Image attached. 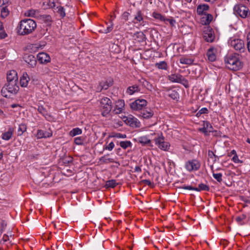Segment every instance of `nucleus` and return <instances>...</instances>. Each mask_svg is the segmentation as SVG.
I'll return each mask as SVG.
<instances>
[{"mask_svg": "<svg viewBox=\"0 0 250 250\" xmlns=\"http://www.w3.org/2000/svg\"><path fill=\"white\" fill-rule=\"evenodd\" d=\"M208 156L209 159H211L212 161V164H214L216 162L217 158L219 159L218 157L216 156L212 150H210L208 151Z\"/></svg>", "mask_w": 250, "mask_h": 250, "instance_id": "39", "label": "nucleus"}, {"mask_svg": "<svg viewBox=\"0 0 250 250\" xmlns=\"http://www.w3.org/2000/svg\"><path fill=\"white\" fill-rule=\"evenodd\" d=\"M143 182L145 184H146V185H148V186L151 185V184H152L151 181L149 180H144Z\"/></svg>", "mask_w": 250, "mask_h": 250, "instance_id": "62", "label": "nucleus"}, {"mask_svg": "<svg viewBox=\"0 0 250 250\" xmlns=\"http://www.w3.org/2000/svg\"><path fill=\"white\" fill-rule=\"evenodd\" d=\"M169 97L173 100H176L179 98V94L177 92L173 90L170 92L168 94Z\"/></svg>", "mask_w": 250, "mask_h": 250, "instance_id": "48", "label": "nucleus"}, {"mask_svg": "<svg viewBox=\"0 0 250 250\" xmlns=\"http://www.w3.org/2000/svg\"><path fill=\"white\" fill-rule=\"evenodd\" d=\"M247 47L249 51L250 52V33L247 35Z\"/></svg>", "mask_w": 250, "mask_h": 250, "instance_id": "56", "label": "nucleus"}, {"mask_svg": "<svg viewBox=\"0 0 250 250\" xmlns=\"http://www.w3.org/2000/svg\"><path fill=\"white\" fill-rule=\"evenodd\" d=\"M153 135H156L155 133H152L147 135H144L137 137L134 140L138 143L141 144L142 146H151V138Z\"/></svg>", "mask_w": 250, "mask_h": 250, "instance_id": "8", "label": "nucleus"}, {"mask_svg": "<svg viewBox=\"0 0 250 250\" xmlns=\"http://www.w3.org/2000/svg\"><path fill=\"white\" fill-rule=\"evenodd\" d=\"M99 107L104 117L107 116L111 111L112 108L111 100L107 97H103L98 101Z\"/></svg>", "mask_w": 250, "mask_h": 250, "instance_id": "3", "label": "nucleus"}, {"mask_svg": "<svg viewBox=\"0 0 250 250\" xmlns=\"http://www.w3.org/2000/svg\"><path fill=\"white\" fill-rule=\"evenodd\" d=\"M168 80L172 83H180L186 87L188 86V81L180 74L175 73L168 76Z\"/></svg>", "mask_w": 250, "mask_h": 250, "instance_id": "7", "label": "nucleus"}, {"mask_svg": "<svg viewBox=\"0 0 250 250\" xmlns=\"http://www.w3.org/2000/svg\"><path fill=\"white\" fill-rule=\"evenodd\" d=\"M37 27L35 21L27 19L21 20L17 28V33L20 35H26L32 33Z\"/></svg>", "mask_w": 250, "mask_h": 250, "instance_id": "1", "label": "nucleus"}, {"mask_svg": "<svg viewBox=\"0 0 250 250\" xmlns=\"http://www.w3.org/2000/svg\"><path fill=\"white\" fill-rule=\"evenodd\" d=\"M209 9V6L207 4L199 5L197 7V13L198 15H204Z\"/></svg>", "mask_w": 250, "mask_h": 250, "instance_id": "22", "label": "nucleus"}, {"mask_svg": "<svg viewBox=\"0 0 250 250\" xmlns=\"http://www.w3.org/2000/svg\"><path fill=\"white\" fill-rule=\"evenodd\" d=\"M37 110L38 112L42 114L45 118L47 119L50 117L48 114L47 110L42 105H38Z\"/></svg>", "mask_w": 250, "mask_h": 250, "instance_id": "31", "label": "nucleus"}, {"mask_svg": "<svg viewBox=\"0 0 250 250\" xmlns=\"http://www.w3.org/2000/svg\"><path fill=\"white\" fill-rule=\"evenodd\" d=\"M230 154L231 155H237L236 152V151L235 150H232V151H231Z\"/></svg>", "mask_w": 250, "mask_h": 250, "instance_id": "64", "label": "nucleus"}, {"mask_svg": "<svg viewBox=\"0 0 250 250\" xmlns=\"http://www.w3.org/2000/svg\"><path fill=\"white\" fill-rule=\"evenodd\" d=\"M117 183L115 180H108L106 182L105 186L108 188H114L116 186Z\"/></svg>", "mask_w": 250, "mask_h": 250, "instance_id": "43", "label": "nucleus"}, {"mask_svg": "<svg viewBox=\"0 0 250 250\" xmlns=\"http://www.w3.org/2000/svg\"><path fill=\"white\" fill-rule=\"evenodd\" d=\"M155 136L154 140L155 141V144L158 146H160L163 142L165 141V138L162 133L156 134L154 135Z\"/></svg>", "mask_w": 250, "mask_h": 250, "instance_id": "26", "label": "nucleus"}, {"mask_svg": "<svg viewBox=\"0 0 250 250\" xmlns=\"http://www.w3.org/2000/svg\"><path fill=\"white\" fill-rule=\"evenodd\" d=\"M180 188L196 191H200L201 190L208 191L209 189V187L207 185L203 183L200 184L198 188H195L191 186H183Z\"/></svg>", "mask_w": 250, "mask_h": 250, "instance_id": "12", "label": "nucleus"}, {"mask_svg": "<svg viewBox=\"0 0 250 250\" xmlns=\"http://www.w3.org/2000/svg\"><path fill=\"white\" fill-rule=\"evenodd\" d=\"M203 37L207 42H212L214 39V35L212 29L208 27L205 30L203 33Z\"/></svg>", "mask_w": 250, "mask_h": 250, "instance_id": "13", "label": "nucleus"}, {"mask_svg": "<svg viewBox=\"0 0 250 250\" xmlns=\"http://www.w3.org/2000/svg\"><path fill=\"white\" fill-rule=\"evenodd\" d=\"M0 10L1 18L5 19L9 15L10 11L8 9L7 6H0Z\"/></svg>", "mask_w": 250, "mask_h": 250, "instance_id": "28", "label": "nucleus"}, {"mask_svg": "<svg viewBox=\"0 0 250 250\" xmlns=\"http://www.w3.org/2000/svg\"><path fill=\"white\" fill-rule=\"evenodd\" d=\"M7 34L6 33L4 28L2 26V22L0 24V38L4 39L7 37Z\"/></svg>", "mask_w": 250, "mask_h": 250, "instance_id": "46", "label": "nucleus"}, {"mask_svg": "<svg viewBox=\"0 0 250 250\" xmlns=\"http://www.w3.org/2000/svg\"><path fill=\"white\" fill-rule=\"evenodd\" d=\"M134 38L135 40L138 42H144L146 39V36L142 32H137L134 34Z\"/></svg>", "mask_w": 250, "mask_h": 250, "instance_id": "29", "label": "nucleus"}, {"mask_svg": "<svg viewBox=\"0 0 250 250\" xmlns=\"http://www.w3.org/2000/svg\"><path fill=\"white\" fill-rule=\"evenodd\" d=\"M113 83V81L112 80H109L108 81H106L105 82L101 83L100 85L102 87V89H107L109 86H111Z\"/></svg>", "mask_w": 250, "mask_h": 250, "instance_id": "38", "label": "nucleus"}, {"mask_svg": "<svg viewBox=\"0 0 250 250\" xmlns=\"http://www.w3.org/2000/svg\"><path fill=\"white\" fill-rule=\"evenodd\" d=\"M233 12L235 15L242 18H246L250 14L249 8L243 4H236L234 6Z\"/></svg>", "mask_w": 250, "mask_h": 250, "instance_id": "6", "label": "nucleus"}, {"mask_svg": "<svg viewBox=\"0 0 250 250\" xmlns=\"http://www.w3.org/2000/svg\"><path fill=\"white\" fill-rule=\"evenodd\" d=\"M14 132V128L12 127H9L8 128V130L7 131L3 132L1 134V139L5 141H9L12 138Z\"/></svg>", "mask_w": 250, "mask_h": 250, "instance_id": "21", "label": "nucleus"}, {"mask_svg": "<svg viewBox=\"0 0 250 250\" xmlns=\"http://www.w3.org/2000/svg\"><path fill=\"white\" fill-rule=\"evenodd\" d=\"M246 218V216L245 215H242L241 216H239L236 217V221L240 225H243L244 224V222L243 221Z\"/></svg>", "mask_w": 250, "mask_h": 250, "instance_id": "49", "label": "nucleus"}, {"mask_svg": "<svg viewBox=\"0 0 250 250\" xmlns=\"http://www.w3.org/2000/svg\"><path fill=\"white\" fill-rule=\"evenodd\" d=\"M199 130L205 134H207L208 132V130L204 126L202 128H200Z\"/></svg>", "mask_w": 250, "mask_h": 250, "instance_id": "60", "label": "nucleus"}, {"mask_svg": "<svg viewBox=\"0 0 250 250\" xmlns=\"http://www.w3.org/2000/svg\"><path fill=\"white\" fill-rule=\"evenodd\" d=\"M37 59L41 63H46L50 62L51 59L48 54L44 52L39 53Z\"/></svg>", "mask_w": 250, "mask_h": 250, "instance_id": "18", "label": "nucleus"}, {"mask_svg": "<svg viewBox=\"0 0 250 250\" xmlns=\"http://www.w3.org/2000/svg\"><path fill=\"white\" fill-rule=\"evenodd\" d=\"M30 79L26 73L23 74L20 79V84L21 87H27Z\"/></svg>", "mask_w": 250, "mask_h": 250, "instance_id": "24", "label": "nucleus"}, {"mask_svg": "<svg viewBox=\"0 0 250 250\" xmlns=\"http://www.w3.org/2000/svg\"><path fill=\"white\" fill-rule=\"evenodd\" d=\"M140 90V88L139 86L137 84H134L129 86L126 91V93L129 95H132L136 92H139Z\"/></svg>", "mask_w": 250, "mask_h": 250, "instance_id": "25", "label": "nucleus"}, {"mask_svg": "<svg viewBox=\"0 0 250 250\" xmlns=\"http://www.w3.org/2000/svg\"><path fill=\"white\" fill-rule=\"evenodd\" d=\"M18 77L17 73L15 70H12L9 71L7 74V83H17L18 82Z\"/></svg>", "mask_w": 250, "mask_h": 250, "instance_id": "17", "label": "nucleus"}, {"mask_svg": "<svg viewBox=\"0 0 250 250\" xmlns=\"http://www.w3.org/2000/svg\"><path fill=\"white\" fill-rule=\"evenodd\" d=\"M144 84L146 87V88L150 91L152 90L153 89V86L146 81H145V83H144Z\"/></svg>", "mask_w": 250, "mask_h": 250, "instance_id": "52", "label": "nucleus"}, {"mask_svg": "<svg viewBox=\"0 0 250 250\" xmlns=\"http://www.w3.org/2000/svg\"><path fill=\"white\" fill-rule=\"evenodd\" d=\"M155 66L159 69L167 70L168 68L167 63L165 61H161L155 63Z\"/></svg>", "mask_w": 250, "mask_h": 250, "instance_id": "32", "label": "nucleus"}, {"mask_svg": "<svg viewBox=\"0 0 250 250\" xmlns=\"http://www.w3.org/2000/svg\"><path fill=\"white\" fill-rule=\"evenodd\" d=\"M170 146V144L168 142L164 141L163 143L159 146L158 148L162 150L167 151L169 149Z\"/></svg>", "mask_w": 250, "mask_h": 250, "instance_id": "36", "label": "nucleus"}, {"mask_svg": "<svg viewBox=\"0 0 250 250\" xmlns=\"http://www.w3.org/2000/svg\"><path fill=\"white\" fill-rule=\"evenodd\" d=\"M213 17L211 14H205L202 17V24L207 25L209 24L212 20Z\"/></svg>", "mask_w": 250, "mask_h": 250, "instance_id": "27", "label": "nucleus"}, {"mask_svg": "<svg viewBox=\"0 0 250 250\" xmlns=\"http://www.w3.org/2000/svg\"><path fill=\"white\" fill-rule=\"evenodd\" d=\"M232 160L233 161V162H234L235 163H241L242 161H241L239 158H238V156H237V155H235L233 156L232 158Z\"/></svg>", "mask_w": 250, "mask_h": 250, "instance_id": "54", "label": "nucleus"}, {"mask_svg": "<svg viewBox=\"0 0 250 250\" xmlns=\"http://www.w3.org/2000/svg\"><path fill=\"white\" fill-rule=\"evenodd\" d=\"M133 22L135 24L139 23L140 25L144 26L145 21L143 16V14L140 10H138L134 15V20Z\"/></svg>", "mask_w": 250, "mask_h": 250, "instance_id": "16", "label": "nucleus"}, {"mask_svg": "<svg viewBox=\"0 0 250 250\" xmlns=\"http://www.w3.org/2000/svg\"><path fill=\"white\" fill-rule=\"evenodd\" d=\"M152 17L156 19L160 20L161 21H165V18L161 14L157 12H153L152 13Z\"/></svg>", "mask_w": 250, "mask_h": 250, "instance_id": "44", "label": "nucleus"}, {"mask_svg": "<svg viewBox=\"0 0 250 250\" xmlns=\"http://www.w3.org/2000/svg\"><path fill=\"white\" fill-rule=\"evenodd\" d=\"M113 24L112 22H111V24L106 27V28L101 29L100 30V32L103 33L107 34L113 30Z\"/></svg>", "mask_w": 250, "mask_h": 250, "instance_id": "42", "label": "nucleus"}, {"mask_svg": "<svg viewBox=\"0 0 250 250\" xmlns=\"http://www.w3.org/2000/svg\"><path fill=\"white\" fill-rule=\"evenodd\" d=\"M213 177L218 182H221L222 181V174L221 173H213Z\"/></svg>", "mask_w": 250, "mask_h": 250, "instance_id": "50", "label": "nucleus"}, {"mask_svg": "<svg viewBox=\"0 0 250 250\" xmlns=\"http://www.w3.org/2000/svg\"><path fill=\"white\" fill-rule=\"evenodd\" d=\"M134 172L140 173L142 172V169L141 167L139 166H136L134 168Z\"/></svg>", "mask_w": 250, "mask_h": 250, "instance_id": "58", "label": "nucleus"}, {"mask_svg": "<svg viewBox=\"0 0 250 250\" xmlns=\"http://www.w3.org/2000/svg\"><path fill=\"white\" fill-rule=\"evenodd\" d=\"M147 103L146 100L138 99L131 103L130 107L133 110H140L145 107L147 105Z\"/></svg>", "mask_w": 250, "mask_h": 250, "instance_id": "11", "label": "nucleus"}, {"mask_svg": "<svg viewBox=\"0 0 250 250\" xmlns=\"http://www.w3.org/2000/svg\"><path fill=\"white\" fill-rule=\"evenodd\" d=\"M203 126L208 130V132H210L212 131V126L209 122L204 121Z\"/></svg>", "mask_w": 250, "mask_h": 250, "instance_id": "45", "label": "nucleus"}, {"mask_svg": "<svg viewBox=\"0 0 250 250\" xmlns=\"http://www.w3.org/2000/svg\"><path fill=\"white\" fill-rule=\"evenodd\" d=\"M132 145V144L131 142L129 141H123L120 143V146L124 149H125L128 147H131Z\"/></svg>", "mask_w": 250, "mask_h": 250, "instance_id": "35", "label": "nucleus"}, {"mask_svg": "<svg viewBox=\"0 0 250 250\" xmlns=\"http://www.w3.org/2000/svg\"><path fill=\"white\" fill-rule=\"evenodd\" d=\"M125 109V102L124 100H118L115 104L113 112L115 114H120L123 112Z\"/></svg>", "mask_w": 250, "mask_h": 250, "instance_id": "20", "label": "nucleus"}, {"mask_svg": "<svg viewBox=\"0 0 250 250\" xmlns=\"http://www.w3.org/2000/svg\"><path fill=\"white\" fill-rule=\"evenodd\" d=\"M129 15L130 14L128 12H125L122 15L123 19L125 21H127Z\"/></svg>", "mask_w": 250, "mask_h": 250, "instance_id": "55", "label": "nucleus"}, {"mask_svg": "<svg viewBox=\"0 0 250 250\" xmlns=\"http://www.w3.org/2000/svg\"><path fill=\"white\" fill-rule=\"evenodd\" d=\"M117 138H125L126 137V136L125 134H121V133H117L116 136Z\"/></svg>", "mask_w": 250, "mask_h": 250, "instance_id": "59", "label": "nucleus"}, {"mask_svg": "<svg viewBox=\"0 0 250 250\" xmlns=\"http://www.w3.org/2000/svg\"><path fill=\"white\" fill-rule=\"evenodd\" d=\"M217 49L214 47L209 48L207 52V56L208 61L210 62H214L216 59V54Z\"/></svg>", "mask_w": 250, "mask_h": 250, "instance_id": "19", "label": "nucleus"}, {"mask_svg": "<svg viewBox=\"0 0 250 250\" xmlns=\"http://www.w3.org/2000/svg\"><path fill=\"white\" fill-rule=\"evenodd\" d=\"M38 14V11L34 9H31L28 10L25 14V15L28 17H35L37 16Z\"/></svg>", "mask_w": 250, "mask_h": 250, "instance_id": "41", "label": "nucleus"}, {"mask_svg": "<svg viewBox=\"0 0 250 250\" xmlns=\"http://www.w3.org/2000/svg\"><path fill=\"white\" fill-rule=\"evenodd\" d=\"M225 62L227 68L233 71L240 70L243 66L240 56L237 53L227 56L225 58Z\"/></svg>", "mask_w": 250, "mask_h": 250, "instance_id": "2", "label": "nucleus"}, {"mask_svg": "<svg viewBox=\"0 0 250 250\" xmlns=\"http://www.w3.org/2000/svg\"><path fill=\"white\" fill-rule=\"evenodd\" d=\"M208 112V110L206 107H203L199 111V113H200V115H201L202 114H206Z\"/></svg>", "mask_w": 250, "mask_h": 250, "instance_id": "57", "label": "nucleus"}, {"mask_svg": "<svg viewBox=\"0 0 250 250\" xmlns=\"http://www.w3.org/2000/svg\"><path fill=\"white\" fill-rule=\"evenodd\" d=\"M154 113L152 110H144L139 114V117H142L144 119H149L151 118Z\"/></svg>", "mask_w": 250, "mask_h": 250, "instance_id": "23", "label": "nucleus"}, {"mask_svg": "<svg viewBox=\"0 0 250 250\" xmlns=\"http://www.w3.org/2000/svg\"><path fill=\"white\" fill-rule=\"evenodd\" d=\"M82 133V130L81 129H80L78 127H76V128L72 129V130H71L70 131L69 134L71 136L74 137L76 135L81 134Z\"/></svg>", "mask_w": 250, "mask_h": 250, "instance_id": "37", "label": "nucleus"}, {"mask_svg": "<svg viewBox=\"0 0 250 250\" xmlns=\"http://www.w3.org/2000/svg\"><path fill=\"white\" fill-rule=\"evenodd\" d=\"M99 161L100 162L101 164H108L109 163H114V161L113 159L109 158L107 155H104L102 157H101L99 159Z\"/></svg>", "mask_w": 250, "mask_h": 250, "instance_id": "30", "label": "nucleus"}, {"mask_svg": "<svg viewBox=\"0 0 250 250\" xmlns=\"http://www.w3.org/2000/svg\"><path fill=\"white\" fill-rule=\"evenodd\" d=\"M27 127L26 125L24 124H21L19 125V127L17 130V133L18 136H21L23 133L26 131Z\"/></svg>", "mask_w": 250, "mask_h": 250, "instance_id": "33", "label": "nucleus"}, {"mask_svg": "<svg viewBox=\"0 0 250 250\" xmlns=\"http://www.w3.org/2000/svg\"><path fill=\"white\" fill-rule=\"evenodd\" d=\"M114 146L115 145L114 143L112 142H110L107 146H106L104 148L109 151H111L113 149Z\"/></svg>", "mask_w": 250, "mask_h": 250, "instance_id": "51", "label": "nucleus"}, {"mask_svg": "<svg viewBox=\"0 0 250 250\" xmlns=\"http://www.w3.org/2000/svg\"><path fill=\"white\" fill-rule=\"evenodd\" d=\"M179 61L181 63L188 65L191 64L193 62V60L192 59L186 57L181 58Z\"/></svg>", "mask_w": 250, "mask_h": 250, "instance_id": "34", "label": "nucleus"}, {"mask_svg": "<svg viewBox=\"0 0 250 250\" xmlns=\"http://www.w3.org/2000/svg\"><path fill=\"white\" fill-rule=\"evenodd\" d=\"M58 12L60 14L62 18H63L65 16V12L64 8L61 6H58L57 7Z\"/></svg>", "mask_w": 250, "mask_h": 250, "instance_id": "47", "label": "nucleus"}, {"mask_svg": "<svg viewBox=\"0 0 250 250\" xmlns=\"http://www.w3.org/2000/svg\"><path fill=\"white\" fill-rule=\"evenodd\" d=\"M85 141V138L83 136L76 137L74 139V142L77 145H83Z\"/></svg>", "mask_w": 250, "mask_h": 250, "instance_id": "40", "label": "nucleus"}, {"mask_svg": "<svg viewBox=\"0 0 250 250\" xmlns=\"http://www.w3.org/2000/svg\"><path fill=\"white\" fill-rule=\"evenodd\" d=\"M125 123L132 127L138 128L141 126L140 122L135 117L132 115L125 116L123 118Z\"/></svg>", "mask_w": 250, "mask_h": 250, "instance_id": "10", "label": "nucleus"}, {"mask_svg": "<svg viewBox=\"0 0 250 250\" xmlns=\"http://www.w3.org/2000/svg\"><path fill=\"white\" fill-rule=\"evenodd\" d=\"M8 0H0V3L1 6H6V4L8 3Z\"/></svg>", "mask_w": 250, "mask_h": 250, "instance_id": "61", "label": "nucleus"}, {"mask_svg": "<svg viewBox=\"0 0 250 250\" xmlns=\"http://www.w3.org/2000/svg\"><path fill=\"white\" fill-rule=\"evenodd\" d=\"M229 45L239 53L244 52L245 46L244 42L239 39H230L229 41Z\"/></svg>", "mask_w": 250, "mask_h": 250, "instance_id": "5", "label": "nucleus"}, {"mask_svg": "<svg viewBox=\"0 0 250 250\" xmlns=\"http://www.w3.org/2000/svg\"><path fill=\"white\" fill-rule=\"evenodd\" d=\"M2 239L5 242L8 241L9 240V236L6 234H4L3 236Z\"/></svg>", "mask_w": 250, "mask_h": 250, "instance_id": "63", "label": "nucleus"}, {"mask_svg": "<svg viewBox=\"0 0 250 250\" xmlns=\"http://www.w3.org/2000/svg\"><path fill=\"white\" fill-rule=\"evenodd\" d=\"M24 61L28 64L29 67L33 68L37 63V61L35 57L32 55H25L23 57Z\"/></svg>", "mask_w": 250, "mask_h": 250, "instance_id": "14", "label": "nucleus"}, {"mask_svg": "<svg viewBox=\"0 0 250 250\" xmlns=\"http://www.w3.org/2000/svg\"><path fill=\"white\" fill-rule=\"evenodd\" d=\"M200 163L196 159L188 160L185 164V168L188 171H197L200 167Z\"/></svg>", "mask_w": 250, "mask_h": 250, "instance_id": "9", "label": "nucleus"}, {"mask_svg": "<svg viewBox=\"0 0 250 250\" xmlns=\"http://www.w3.org/2000/svg\"><path fill=\"white\" fill-rule=\"evenodd\" d=\"M167 21L171 26H174L176 23V21L173 19H166L165 18V21Z\"/></svg>", "mask_w": 250, "mask_h": 250, "instance_id": "53", "label": "nucleus"}, {"mask_svg": "<svg viewBox=\"0 0 250 250\" xmlns=\"http://www.w3.org/2000/svg\"><path fill=\"white\" fill-rule=\"evenodd\" d=\"M52 135V132L51 130H43L39 129L37 130V132L35 135V137L38 139L42 138H46L51 137Z\"/></svg>", "mask_w": 250, "mask_h": 250, "instance_id": "15", "label": "nucleus"}, {"mask_svg": "<svg viewBox=\"0 0 250 250\" xmlns=\"http://www.w3.org/2000/svg\"><path fill=\"white\" fill-rule=\"evenodd\" d=\"M19 90V86L17 83H7L2 87L1 95L6 98H10L16 94Z\"/></svg>", "mask_w": 250, "mask_h": 250, "instance_id": "4", "label": "nucleus"}]
</instances>
